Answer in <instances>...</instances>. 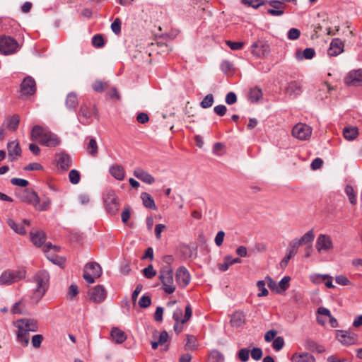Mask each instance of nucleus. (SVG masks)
<instances>
[{
	"label": "nucleus",
	"mask_w": 362,
	"mask_h": 362,
	"mask_svg": "<svg viewBox=\"0 0 362 362\" xmlns=\"http://www.w3.org/2000/svg\"><path fill=\"white\" fill-rule=\"evenodd\" d=\"M18 329L17 341L23 346H27L29 344V332H37L39 329L38 322L33 318L20 319L13 322Z\"/></svg>",
	"instance_id": "obj_1"
},
{
	"label": "nucleus",
	"mask_w": 362,
	"mask_h": 362,
	"mask_svg": "<svg viewBox=\"0 0 362 362\" xmlns=\"http://www.w3.org/2000/svg\"><path fill=\"white\" fill-rule=\"evenodd\" d=\"M36 288L30 296L32 301L37 303L43 297L49 286V276L47 272H40L34 277Z\"/></svg>",
	"instance_id": "obj_2"
},
{
	"label": "nucleus",
	"mask_w": 362,
	"mask_h": 362,
	"mask_svg": "<svg viewBox=\"0 0 362 362\" xmlns=\"http://www.w3.org/2000/svg\"><path fill=\"white\" fill-rule=\"evenodd\" d=\"M158 278L166 293L171 294L175 292L176 286L174 283L173 272L170 265L165 266L160 269Z\"/></svg>",
	"instance_id": "obj_3"
},
{
	"label": "nucleus",
	"mask_w": 362,
	"mask_h": 362,
	"mask_svg": "<svg viewBox=\"0 0 362 362\" xmlns=\"http://www.w3.org/2000/svg\"><path fill=\"white\" fill-rule=\"evenodd\" d=\"M26 271L24 268L16 270L8 269L0 276L1 285H11L25 278Z\"/></svg>",
	"instance_id": "obj_4"
},
{
	"label": "nucleus",
	"mask_w": 362,
	"mask_h": 362,
	"mask_svg": "<svg viewBox=\"0 0 362 362\" xmlns=\"http://www.w3.org/2000/svg\"><path fill=\"white\" fill-rule=\"evenodd\" d=\"M20 49L18 42L10 36L0 37V52L5 55L16 53Z\"/></svg>",
	"instance_id": "obj_5"
},
{
	"label": "nucleus",
	"mask_w": 362,
	"mask_h": 362,
	"mask_svg": "<svg viewBox=\"0 0 362 362\" xmlns=\"http://www.w3.org/2000/svg\"><path fill=\"white\" fill-rule=\"evenodd\" d=\"M105 209L108 214H115L119 209L118 198L113 190H107L103 195Z\"/></svg>",
	"instance_id": "obj_6"
},
{
	"label": "nucleus",
	"mask_w": 362,
	"mask_h": 362,
	"mask_svg": "<svg viewBox=\"0 0 362 362\" xmlns=\"http://www.w3.org/2000/svg\"><path fill=\"white\" fill-rule=\"evenodd\" d=\"M102 269L99 264L90 262L86 264L83 271V278L88 284H93L95 278L101 276Z\"/></svg>",
	"instance_id": "obj_7"
},
{
	"label": "nucleus",
	"mask_w": 362,
	"mask_h": 362,
	"mask_svg": "<svg viewBox=\"0 0 362 362\" xmlns=\"http://www.w3.org/2000/svg\"><path fill=\"white\" fill-rule=\"evenodd\" d=\"M59 250V247L52 245L51 243H46L43 247V252L50 262L54 264L62 266L65 262V259L56 255V252Z\"/></svg>",
	"instance_id": "obj_8"
},
{
	"label": "nucleus",
	"mask_w": 362,
	"mask_h": 362,
	"mask_svg": "<svg viewBox=\"0 0 362 362\" xmlns=\"http://www.w3.org/2000/svg\"><path fill=\"white\" fill-rule=\"evenodd\" d=\"M312 134V128L304 123H298L292 129V136L299 140H308Z\"/></svg>",
	"instance_id": "obj_9"
},
{
	"label": "nucleus",
	"mask_w": 362,
	"mask_h": 362,
	"mask_svg": "<svg viewBox=\"0 0 362 362\" xmlns=\"http://www.w3.org/2000/svg\"><path fill=\"white\" fill-rule=\"evenodd\" d=\"M315 247L319 253L332 251L334 245L331 237L328 235L320 234L316 240Z\"/></svg>",
	"instance_id": "obj_10"
},
{
	"label": "nucleus",
	"mask_w": 362,
	"mask_h": 362,
	"mask_svg": "<svg viewBox=\"0 0 362 362\" xmlns=\"http://www.w3.org/2000/svg\"><path fill=\"white\" fill-rule=\"evenodd\" d=\"M97 110L95 106L91 107L90 104H82L78 112V119L84 125L90 124V119L95 115Z\"/></svg>",
	"instance_id": "obj_11"
},
{
	"label": "nucleus",
	"mask_w": 362,
	"mask_h": 362,
	"mask_svg": "<svg viewBox=\"0 0 362 362\" xmlns=\"http://www.w3.org/2000/svg\"><path fill=\"white\" fill-rule=\"evenodd\" d=\"M88 297L90 300L95 303H100L107 297V291L102 285H98L88 291Z\"/></svg>",
	"instance_id": "obj_12"
},
{
	"label": "nucleus",
	"mask_w": 362,
	"mask_h": 362,
	"mask_svg": "<svg viewBox=\"0 0 362 362\" xmlns=\"http://www.w3.org/2000/svg\"><path fill=\"white\" fill-rule=\"evenodd\" d=\"M337 339L344 345L349 346L356 343L358 341V335L354 332L346 330H337Z\"/></svg>",
	"instance_id": "obj_13"
},
{
	"label": "nucleus",
	"mask_w": 362,
	"mask_h": 362,
	"mask_svg": "<svg viewBox=\"0 0 362 362\" xmlns=\"http://www.w3.org/2000/svg\"><path fill=\"white\" fill-rule=\"evenodd\" d=\"M18 197L23 202L34 206L38 200L37 193L31 189H25L18 190L17 192Z\"/></svg>",
	"instance_id": "obj_14"
},
{
	"label": "nucleus",
	"mask_w": 362,
	"mask_h": 362,
	"mask_svg": "<svg viewBox=\"0 0 362 362\" xmlns=\"http://www.w3.org/2000/svg\"><path fill=\"white\" fill-rule=\"evenodd\" d=\"M36 91V83L31 76L25 77L21 84V93L23 95L30 96Z\"/></svg>",
	"instance_id": "obj_15"
},
{
	"label": "nucleus",
	"mask_w": 362,
	"mask_h": 362,
	"mask_svg": "<svg viewBox=\"0 0 362 362\" xmlns=\"http://www.w3.org/2000/svg\"><path fill=\"white\" fill-rule=\"evenodd\" d=\"M176 281L182 287H186L190 282V274L186 267L182 266L177 269L175 272Z\"/></svg>",
	"instance_id": "obj_16"
},
{
	"label": "nucleus",
	"mask_w": 362,
	"mask_h": 362,
	"mask_svg": "<svg viewBox=\"0 0 362 362\" xmlns=\"http://www.w3.org/2000/svg\"><path fill=\"white\" fill-rule=\"evenodd\" d=\"M344 83L351 86H362V69L349 72L344 78Z\"/></svg>",
	"instance_id": "obj_17"
},
{
	"label": "nucleus",
	"mask_w": 362,
	"mask_h": 362,
	"mask_svg": "<svg viewBox=\"0 0 362 362\" xmlns=\"http://www.w3.org/2000/svg\"><path fill=\"white\" fill-rule=\"evenodd\" d=\"M192 315V310L191 305L188 304L185 307V315L182 317V310L181 308H177L173 315V320L177 322H181L184 324L189 320Z\"/></svg>",
	"instance_id": "obj_18"
},
{
	"label": "nucleus",
	"mask_w": 362,
	"mask_h": 362,
	"mask_svg": "<svg viewBox=\"0 0 362 362\" xmlns=\"http://www.w3.org/2000/svg\"><path fill=\"white\" fill-rule=\"evenodd\" d=\"M57 167L63 171H66L71 165V158L65 152H60L55 155Z\"/></svg>",
	"instance_id": "obj_19"
},
{
	"label": "nucleus",
	"mask_w": 362,
	"mask_h": 362,
	"mask_svg": "<svg viewBox=\"0 0 362 362\" xmlns=\"http://www.w3.org/2000/svg\"><path fill=\"white\" fill-rule=\"evenodd\" d=\"M251 52L257 57H262L269 52V47L262 41H257L251 45Z\"/></svg>",
	"instance_id": "obj_20"
},
{
	"label": "nucleus",
	"mask_w": 362,
	"mask_h": 362,
	"mask_svg": "<svg viewBox=\"0 0 362 362\" xmlns=\"http://www.w3.org/2000/svg\"><path fill=\"white\" fill-rule=\"evenodd\" d=\"M344 42L339 38H334L330 43L329 48L328 49L327 54L329 56L336 57L343 52Z\"/></svg>",
	"instance_id": "obj_21"
},
{
	"label": "nucleus",
	"mask_w": 362,
	"mask_h": 362,
	"mask_svg": "<svg viewBox=\"0 0 362 362\" xmlns=\"http://www.w3.org/2000/svg\"><path fill=\"white\" fill-rule=\"evenodd\" d=\"M39 142L46 146L54 147L59 144L60 141L55 134L47 130Z\"/></svg>",
	"instance_id": "obj_22"
},
{
	"label": "nucleus",
	"mask_w": 362,
	"mask_h": 362,
	"mask_svg": "<svg viewBox=\"0 0 362 362\" xmlns=\"http://www.w3.org/2000/svg\"><path fill=\"white\" fill-rule=\"evenodd\" d=\"M30 238L37 247H41L46 240V234L43 230L33 229L30 231Z\"/></svg>",
	"instance_id": "obj_23"
},
{
	"label": "nucleus",
	"mask_w": 362,
	"mask_h": 362,
	"mask_svg": "<svg viewBox=\"0 0 362 362\" xmlns=\"http://www.w3.org/2000/svg\"><path fill=\"white\" fill-rule=\"evenodd\" d=\"M133 174L136 178L148 185H151L155 182L154 177L142 168H136Z\"/></svg>",
	"instance_id": "obj_24"
},
{
	"label": "nucleus",
	"mask_w": 362,
	"mask_h": 362,
	"mask_svg": "<svg viewBox=\"0 0 362 362\" xmlns=\"http://www.w3.org/2000/svg\"><path fill=\"white\" fill-rule=\"evenodd\" d=\"M7 223L11 229L20 235H25L26 233L25 225L30 226V222L28 220H24L21 223H17L14 220L8 218Z\"/></svg>",
	"instance_id": "obj_25"
},
{
	"label": "nucleus",
	"mask_w": 362,
	"mask_h": 362,
	"mask_svg": "<svg viewBox=\"0 0 362 362\" xmlns=\"http://www.w3.org/2000/svg\"><path fill=\"white\" fill-rule=\"evenodd\" d=\"M245 315L241 310L234 312L230 317V322L234 327H242L245 323Z\"/></svg>",
	"instance_id": "obj_26"
},
{
	"label": "nucleus",
	"mask_w": 362,
	"mask_h": 362,
	"mask_svg": "<svg viewBox=\"0 0 362 362\" xmlns=\"http://www.w3.org/2000/svg\"><path fill=\"white\" fill-rule=\"evenodd\" d=\"M8 154L11 158V160L16 159V157L21 156V148L17 141H12L7 144Z\"/></svg>",
	"instance_id": "obj_27"
},
{
	"label": "nucleus",
	"mask_w": 362,
	"mask_h": 362,
	"mask_svg": "<svg viewBox=\"0 0 362 362\" xmlns=\"http://www.w3.org/2000/svg\"><path fill=\"white\" fill-rule=\"evenodd\" d=\"M291 361L292 362H315V358L308 353H294Z\"/></svg>",
	"instance_id": "obj_28"
},
{
	"label": "nucleus",
	"mask_w": 362,
	"mask_h": 362,
	"mask_svg": "<svg viewBox=\"0 0 362 362\" xmlns=\"http://www.w3.org/2000/svg\"><path fill=\"white\" fill-rule=\"evenodd\" d=\"M112 340L116 344H122L127 339V335L118 327H113L110 332Z\"/></svg>",
	"instance_id": "obj_29"
},
{
	"label": "nucleus",
	"mask_w": 362,
	"mask_h": 362,
	"mask_svg": "<svg viewBox=\"0 0 362 362\" xmlns=\"http://www.w3.org/2000/svg\"><path fill=\"white\" fill-rule=\"evenodd\" d=\"M110 173L112 177L118 180H123L124 179V168L118 164L113 165L110 168Z\"/></svg>",
	"instance_id": "obj_30"
},
{
	"label": "nucleus",
	"mask_w": 362,
	"mask_h": 362,
	"mask_svg": "<svg viewBox=\"0 0 362 362\" xmlns=\"http://www.w3.org/2000/svg\"><path fill=\"white\" fill-rule=\"evenodd\" d=\"M47 131V129H46L45 128H44L42 126H40V125L34 126L32 129V132H31V135H30L31 140L40 141V139H42V137H43V135L45 134Z\"/></svg>",
	"instance_id": "obj_31"
},
{
	"label": "nucleus",
	"mask_w": 362,
	"mask_h": 362,
	"mask_svg": "<svg viewBox=\"0 0 362 362\" xmlns=\"http://www.w3.org/2000/svg\"><path fill=\"white\" fill-rule=\"evenodd\" d=\"M301 91V85L297 81H291L286 88V93L290 95L297 96L300 94Z\"/></svg>",
	"instance_id": "obj_32"
},
{
	"label": "nucleus",
	"mask_w": 362,
	"mask_h": 362,
	"mask_svg": "<svg viewBox=\"0 0 362 362\" xmlns=\"http://www.w3.org/2000/svg\"><path fill=\"white\" fill-rule=\"evenodd\" d=\"M317 313L320 315H325L329 319V323L331 327H337L338 326L337 320L331 315L330 311L324 307L318 308Z\"/></svg>",
	"instance_id": "obj_33"
},
{
	"label": "nucleus",
	"mask_w": 362,
	"mask_h": 362,
	"mask_svg": "<svg viewBox=\"0 0 362 362\" xmlns=\"http://www.w3.org/2000/svg\"><path fill=\"white\" fill-rule=\"evenodd\" d=\"M315 238L313 230L305 233L300 239H294L293 240L299 245L310 243L313 241Z\"/></svg>",
	"instance_id": "obj_34"
},
{
	"label": "nucleus",
	"mask_w": 362,
	"mask_h": 362,
	"mask_svg": "<svg viewBox=\"0 0 362 362\" xmlns=\"http://www.w3.org/2000/svg\"><path fill=\"white\" fill-rule=\"evenodd\" d=\"M199 344L197 338L193 335H187V342L185 345V349L194 351L198 349Z\"/></svg>",
	"instance_id": "obj_35"
},
{
	"label": "nucleus",
	"mask_w": 362,
	"mask_h": 362,
	"mask_svg": "<svg viewBox=\"0 0 362 362\" xmlns=\"http://www.w3.org/2000/svg\"><path fill=\"white\" fill-rule=\"evenodd\" d=\"M65 104L67 108L74 110L78 104L76 94L74 93H69L66 96Z\"/></svg>",
	"instance_id": "obj_36"
},
{
	"label": "nucleus",
	"mask_w": 362,
	"mask_h": 362,
	"mask_svg": "<svg viewBox=\"0 0 362 362\" xmlns=\"http://www.w3.org/2000/svg\"><path fill=\"white\" fill-rule=\"evenodd\" d=\"M141 198L143 202V204L146 208L151 209H156V206L152 197L147 192H142L141 194Z\"/></svg>",
	"instance_id": "obj_37"
},
{
	"label": "nucleus",
	"mask_w": 362,
	"mask_h": 362,
	"mask_svg": "<svg viewBox=\"0 0 362 362\" xmlns=\"http://www.w3.org/2000/svg\"><path fill=\"white\" fill-rule=\"evenodd\" d=\"M343 134L346 139L354 140L358 134V128L354 127H345Z\"/></svg>",
	"instance_id": "obj_38"
},
{
	"label": "nucleus",
	"mask_w": 362,
	"mask_h": 362,
	"mask_svg": "<svg viewBox=\"0 0 362 362\" xmlns=\"http://www.w3.org/2000/svg\"><path fill=\"white\" fill-rule=\"evenodd\" d=\"M20 118L17 115H14L6 120V128L11 131H15L19 125Z\"/></svg>",
	"instance_id": "obj_39"
},
{
	"label": "nucleus",
	"mask_w": 362,
	"mask_h": 362,
	"mask_svg": "<svg viewBox=\"0 0 362 362\" xmlns=\"http://www.w3.org/2000/svg\"><path fill=\"white\" fill-rule=\"evenodd\" d=\"M315 54V52L313 48H306L301 52L298 51L296 52V57L298 59H310L314 57Z\"/></svg>",
	"instance_id": "obj_40"
},
{
	"label": "nucleus",
	"mask_w": 362,
	"mask_h": 362,
	"mask_svg": "<svg viewBox=\"0 0 362 362\" xmlns=\"http://www.w3.org/2000/svg\"><path fill=\"white\" fill-rule=\"evenodd\" d=\"M262 98V92L259 88L255 87L250 90L249 99L252 102H257Z\"/></svg>",
	"instance_id": "obj_41"
},
{
	"label": "nucleus",
	"mask_w": 362,
	"mask_h": 362,
	"mask_svg": "<svg viewBox=\"0 0 362 362\" xmlns=\"http://www.w3.org/2000/svg\"><path fill=\"white\" fill-rule=\"evenodd\" d=\"M291 281V278L288 276H286L279 282L278 286L279 288H276V293H281L285 291L289 287V282Z\"/></svg>",
	"instance_id": "obj_42"
},
{
	"label": "nucleus",
	"mask_w": 362,
	"mask_h": 362,
	"mask_svg": "<svg viewBox=\"0 0 362 362\" xmlns=\"http://www.w3.org/2000/svg\"><path fill=\"white\" fill-rule=\"evenodd\" d=\"M51 204V200L49 198L44 199L41 203H40V199L37 201L36 204H34L35 209L38 211H46L47 210Z\"/></svg>",
	"instance_id": "obj_43"
},
{
	"label": "nucleus",
	"mask_w": 362,
	"mask_h": 362,
	"mask_svg": "<svg viewBox=\"0 0 362 362\" xmlns=\"http://www.w3.org/2000/svg\"><path fill=\"white\" fill-rule=\"evenodd\" d=\"M11 312L13 314H25V305L23 300H20L16 303L11 309Z\"/></svg>",
	"instance_id": "obj_44"
},
{
	"label": "nucleus",
	"mask_w": 362,
	"mask_h": 362,
	"mask_svg": "<svg viewBox=\"0 0 362 362\" xmlns=\"http://www.w3.org/2000/svg\"><path fill=\"white\" fill-rule=\"evenodd\" d=\"M98 144L94 139H90L87 146V151L91 156H95L98 154Z\"/></svg>",
	"instance_id": "obj_45"
},
{
	"label": "nucleus",
	"mask_w": 362,
	"mask_h": 362,
	"mask_svg": "<svg viewBox=\"0 0 362 362\" xmlns=\"http://www.w3.org/2000/svg\"><path fill=\"white\" fill-rule=\"evenodd\" d=\"M207 362H224V356L220 352L214 351L209 356Z\"/></svg>",
	"instance_id": "obj_46"
},
{
	"label": "nucleus",
	"mask_w": 362,
	"mask_h": 362,
	"mask_svg": "<svg viewBox=\"0 0 362 362\" xmlns=\"http://www.w3.org/2000/svg\"><path fill=\"white\" fill-rule=\"evenodd\" d=\"M109 85L107 82H103L101 81H96L93 83L92 87L93 90L96 92L101 93L106 90L108 88Z\"/></svg>",
	"instance_id": "obj_47"
},
{
	"label": "nucleus",
	"mask_w": 362,
	"mask_h": 362,
	"mask_svg": "<svg viewBox=\"0 0 362 362\" xmlns=\"http://www.w3.org/2000/svg\"><path fill=\"white\" fill-rule=\"evenodd\" d=\"M214 103V96L212 94L206 95L200 103V105L202 108L206 109L212 106Z\"/></svg>",
	"instance_id": "obj_48"
},
{
	"label": "nucleus",
	"mask_w": 362,
	"mask_h": 362,
	"mask_svg": "<svg viewBox=\"0 0 362 362\" xmlns=\"http://www.w3.org/2000/svg\"><path fill=\"white\" fill-rule=\"evenodd\" d=\"M288 2H293L295 4H297L296 0H272L269 2V4L272 8H284V4Z\"/></svg>",
	"instance_id": "obj_49"
},
{
	"label": "nucleus",
	"mask_w": 362,
	"mask_h": 362,
	"mask_svg": "<svg viewBox=\"0 0 362 362\" xmlns=\"http://www.w3.org/2000/svg\"><path fill=\"white\" fill-rule=\"evenodd\" d=\"M345 192H346V195L349 197V199L350 202L353 205H355L356 204V194L354 193V188L350 185H347L345 187Z\"/></svg>",
	"instance_id": "obj_50"
},
{
	"label": "nucleus",
	"mask_w": 362,
	"mask_h": 362,
	"mask_svg": "<svg viewBox=\"0 0 362 362\" xmlns=\"http://www.w3.org/2000/svg\"><path fill=\"white\" fill-rule=\"evenodd\" d=\"M258 290L260 291L258 294V297L267 296L269 293L268 290L265 287V281L263 280L258 281L257 283Z\"/></svg>",
	"instance_id": "obj_51"
},
{
	"label": "nucleus",
	"mask_w": 362,
	"mask_h": 362,
	"mask_svg": "<svg viewBox=\"0 0 362 362\" xmlns=\"http://www.w3.org/2000/svg\"><path fill=\"white\" fill-rule=\"evenodd\" d=\"M80 173L76 170H71L69 173V178L72 184H78L80 181Z\"/></svg>",
	"instance_id": "obj_52"
},
{
	"label": "nucleus",
	"mask_w": 362,
	"mask_h": 362,
	"mask_svg": "<svg viewBox=\"0 0 362 362\" xmlns=\"http://www.w3.org/2000/svg\"><path fill=\"white\" fill-rule=\"evenodd\" d=\"M143 274L145 277L147 279H152L153 276H156V272L153 269V267L152 264L148 265L147 267L144 268L143 269Z\"/></svg>",
	"instance_id": "obj_53"
},
{
	"label": "nucleus",
	"mask_w": 362,
	"mask_h": 362,
	"mask_svg": "<svg viewBox=\"0 0 362 362\" xmlns=\"http://www.w3.org/2000/svg\"><path fill=\"white\" fill-rule=\"evenodd\" d=\"M299 247L300 246L293 240L288 245L287 253L290 255V256L294 257Z\"/></svg>",
	"instance_id": "obj_54"
},
{
	"label": "nucleus",
	"mask_w": 362,
	"mask_h": 362,
	"mask_svg": "<svg viewBox=\"0 0 362 362\" xmlns=\"http://www.w3.org/2000/svg\"><path fill=\"white\" fill-rule=\"evenodd\" d=\"M284 346V338L281 337H276L272 344L273 348L276 351H280Z\"/></svg>",
	"instance_id": "obj_55"
},
{
	"label": "nucleus",
	"mask_w": 362,
	"mask_h": 362,
	"mask_svg": "<svg viewBox=\"0 0 362 362\" xmlns=\"http://www.w3.org/2000/svg\"><path fill=\"white\" fill-rule=\"evenodd\" d=\"M43 336L41 334H35L33 336L31 339L33 346L35 349L40 348L43 341Z\"/></svg>",
	"instance_id": "obj_56"
},
{
	"label": "nucleus",
	"mask_w": 362,
	"mask_h": 362,
	"mask_svg": "<svg viewBox=\"0 0 362 362\" xmlns=\"http://www.w3.org/2000/svg\"><path fill=\"white\" fill-rule=\"evenodd\" d=\"M226 43L232 50H240L245 44L243 42H233L230 40H227Z\"/></svg>",
	"instance_id": "obj_57"
},
{
	"label": "nucleus",
	"mask_w": 362,
	"mask_h": 362,
	"mask_svg": "<svg viewBox=\"0 0 362 362\" xmlns=\"http://www.w3.org/2000/svg\"><path fill=\"white\" fill-rule=\"evenodd\" d=\"M92 43L95 47H102L104 45V39L101 35H96L92 38Z\"/></svg>",
	"instance_id": "obj_58"
},
{
	"label": "nucleus",
	"mask_w": 362,
	"mask_h": 362,
	"mask_svg": "<svg viewBox=\"0 0 362 362\" xmlns=\"http://www.w3.org/2000/svg\"><path fill=\"white\" fill-rule=\"evenodd\" d=\"M121 20L118 18L115 19V21L111 24V29L112 32L117 35L119 34L121 32Z\"/></svg>",
	"instance_id": "obj_59"
},
{
	"label": "nucleus",
	"mask_w": 362,
	"mask_h": 362,
	"mask_svg": "<svg viewBox=\"0 0 362 362\" xmlns=\"http://www.w3.org/2000/svg\"><path fill=\"white\" fill-rule=\"evenodd\" d=\"M241 1L245 5H249L253 8H258L264 4V0H242Z\"/></svg>",
	"instance_id": "obj_60"
},
{
	"label": "nucleus",
	"mask_w": 362,
	"mask_h": 362,
	"mask_svg": "<svg viewBox=\"0 0 362 362\" xmlns=\"http://www.w3.org/2000/svg\"><path fill=\"white\" fill-rule=\"evenodd\" d=\"M151 299L148 296H143L139 301V305L142 308H146L151 305Z\"/></svg>",
	"instance_id": "obj_61"
},
{
	"label": "nucleus",
	"mask_w": 362,
	"mask_h": 362,
	"mask_svg": "<svg viewBox=\"0 0 362 362\" xmlns=\"http://www.w3.org/2000/svg\"><path fill=\"white\" fill-rule=\"evenodd\" d=\"M249 350L247 349H241L238 354V358L243 362L247 361L249 359Z\"/></svg>",
	"instance_id": "obj_62"
},
{
	"label": "nucleus",
	"mask_w": 362,
	"mask_h": 362,
	"mask_svg": "<svg viewBox=\"0 0 362 362\" xmlns=\"http://www.w3.org/2000/svg\"><path fill=\"white\" fill-rule=\"evenodd\" d=\"M335 281L338 284L342 285V286H348V285L351 284V283L349 280V279L344 275L337 276L335 278Z\"/></svg>",
	"instance_id": "obj_63"
},
{
	"label": "nucleus",
	"mask_w": 362,
	"mask_h": 362,
	"mask_svg": "<svg viewBox=\"0 0 362 362\" xmlns=\"http://www.w3.org/2000/svg\"><path fill=\"white\" fill-rule=\"evenodd\" d=\"M300 32L297 28H291L288 32V38L289 40H296L300 37Z\"/></svg>",
	"instance_id": "obj_64"
}]
</instances>
